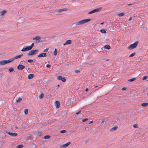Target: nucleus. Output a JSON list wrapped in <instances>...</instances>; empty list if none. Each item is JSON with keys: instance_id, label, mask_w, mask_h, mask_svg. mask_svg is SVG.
I'll list each match as a JSON object with an SVG mask.
<instances>
[{"instance_id": "nucleus-1", "label": "nucleus", "mask_w": 148, "mask_h": 148, "mask_svg": "<svg viewBox=\"0 0 148 148\" xmlns=\"http://www.w3.org/2000/svg\"><path fill=\"white\" fill-rule=\"evenodd\" d=\"M34 43H32L30 46H25L21 50V51L25 52L31 50L34 47Z\"/></svg>"}, {"instance_id": "nucleus-2", "label": "nucleus", "mask_w": 148, "mask_h": 148, "mask_svg": "<svg viewBox=\"0 0 148 148\" xmlns=\"http://www.w3.org/2000/svg\"><path fill=\"white\" fill-rule=\"evenodd\" d=\"M91 20L90 19L88 18L86 19H83L80 21H77L76 22L77 24V25H82L84 24L87 23L88 22L91 21Z\"/></svg>"}, {"instance_id": "nucleus-3", "label": "nucleus", "mask_w": 148, "mask_h": 148, "mask_svg": "<svg viewBox=\"0 0 148 148\" xmlns=\"http://www.w3.org/2000/svg\"><path fill=\"white\" fill-rule=\"evenodd\" d=\"M138 43V41H136L133 44L130 45L127 47V49L129 50H132L135 48L137 46Z\"/></svg>"}, {"instance_id": "nucleus-4", "label": "nucleus", "mask_w": 148, "mask_h": 148, "mask_svg": "<svg viewBox=\"0 0 148 148\" xmlns=\"http://www.w3.org/2000/svg\"><path fill=\"white\" fill-rule=\"evenodd\" d=\"M30 51L27 54V56H33L36 54L38 52V49H35Z\"/></svg>"}, {"instance_id": "nucleus-5", "label": "nucleus", "mask_w": 148, "mask_h": 148, "mask_svg": "<svg viewBox=\"0 0 148 148\" xmlns=\"http://www.w3.org/2000/svg\"><path fill=\"white\" fill-rule=\"evenodd\" d=\"M10 59L7 60H2L0 61V65H4L9 63L11 62Z\"/></svg>"}, {"instance_id": "nucleus-6", "label": "nucleus", "mask_w": 148, "mask_h": 148, "mask_svg": "<svg viewBox=\"0 0 148 148\" xmlns=\"http://www.w3.org/2000/svg\"><path fill=\"white\" fill-rule=\"evenodd\" d=\"M102 8L101 7H100L94 9L92 11L88 12L87 13L88 14H91L93 13H94L96 12H98L101 10Z\"/></svg>"}, {"instance_id": "nucleus-7", "label": "nucleus", "mask_w": 148, "mask_h": 148, "mask_svg": "<svg viewBox=\"0 0 148 148\" xmlns=\"http://www.w3.org/2000/svg\"><path fill=\"white\" fill-rule=\"evenodd\" d=\"M33 40H35L34 42L35 44L40 43V36H37L33 38Z\"/></svg>"}, {"instance_id": "nucleus-8", "label": "nucleus", "mask_w": 148, "mask_h": 148, "mask_svg": "<svg viewBox=\"0 0 148 148\" xmlns=\"http://www.w3.org/2000/svg\"><path fill=\"white\" fill-rule=\"evenodd\" d=\"M23 56V54H20L19 55H17L13 58H10V59L11 62H13L15 59L21 58Z\"/></svg>"}, {"instance_id": "nucleus-9", "label": "nucleus", "mask_w": 148, "mask_h": 148, "mask_svg": "<svg viewBox=\"0 0 148 148\" xmlns=\"http://www.w3.org/2000/svg\"><path fill=\"white\" fill-rule=\"evenodd\" d=\"M5 132L11 136L15 137L18 135V134L16 133L10 132L7 131H5Z\"/></svg>"}, {"instance_id": "nucleus-10", "label": "nucleus", "mask_w": 148, "mask_h": 148, "mask_svg": "<svg viewBox=\"0 0 148 148\" xmlns=\"http://www.w3.org/2000/svg\"><path fill=\"white\" fill-rule=\"evenodd\" d=\"M25 68V66L22 64H19L17 67V69L19 70H22Z\"/></svg>"}, {"instance_id": "nucleus-11", "label": "nucleus", "mask_w": 148, "mask_h": 148, "mask_svg": "<svg viewBox=\"0 0 148 148\" xmlns=\"http://www.w3.org/2000/svg\"><path fill=\"white\" fill-rule=\"evenodd\" d=\"M57 79L59 80H61L63 82H65L66 80L65 77H62V76H58Z\"/></svg>"}, {"instance_id": "nucleus-12", "label": "nucleus", "mask_w": 148, "mask_h": 148, "mask_svg": "<svg viewBox=\"0 0 148 148\" xmlns=\"http://www.w3.org/2000/svg\"><path fill=\"white\" fill-rule=\"evenodd\" d=\"M47 53H40L37 55V57L38 58L42 57H45L47 56Z\"/></svg>"}, {"instance_id": "nucleus-13", "label": "nucleus", "mask_w": 148, "mask_h": 148, "mask_svg": "<svg viewBox=\"0 0 148 148\" xmlns=\"http://www.w3.org/2000/svg\"><path fill=\"white\" fill-rule=\"evenodd\" d=\"M71 144V142H69L68 143L63 145H62L60 146V147L65 148L68 146L69 145Z\"/></svg>"}, {"instance_id": "nucleus-14", "label": "nucleus", "mask_w": 148, "mask_h": 148, "mask_svg": "<svg viewBox=\"0 0 148 148\" xmlns=\"http://www.w3.org/2000/svg\"><path fill=\"white\" fill-rule=\"evenodd\" d=\"M72 43V40H67L65 43L63 44L64 46H65L67 45H69L71 44Z\"/></svg>"}, {"instance_id": "nucleus-15", "label": "nucleus", "mask_w": 148, "mask_h": 148, "mask_svg": "<svg viewBox=\"0 0 148 148\" xmlns=\"http://www.w3.org/2000/svg\"><path fill=\"white\" fill-rule=\"evenodd\" d=\"M55 104L57 108H58L60 106V103L58 101H56L55 102Z\"/></svg>"}, {"instance_id": "nucleus-16", "label": "nucleus", "mask_w": 148, "mask_h": 148, "mask_svg": "<svg viewBox=\"0 0 148 148\" xmlns=\"http://www.w3.org/2000/svg\"><path fill=\"white\" fill-rule=\"evenodd\" d=\"M34 75L33 74H30L28 75V78L29 79H32L34 77Z\"/></svg>"}, {"instance_id": "nucleus-17", "label": "nucleus", "mask_w": 148, "mask_h": 148, "mask_svg": "<svg viewBox=\"0 0 148 148\" xmlns=\"http://www.w3.org/2000/svg\"><path fill=\"white\" fill-rule=\"evenodd\" d=\"M7 12V11L6 10H3L0 12L1 15L3 16Z\"/></svg>"}, {"instance_id": "nucleus-18", "label": "nucleus", "mask_w": 148, "mask_h": 148, "mask_svg": "<svg viewBox=\"0 0 148 148\" xmlns=\"http://www.w3.org/2000/svg\"><path fill=\"white\" fill-rule=\"evenodd\" d=\"M96 61L94 60H92L90 61L88 64L90 65H93L95 63Z\"/></svg>"}, {"instance_id": "nucleus-19", "label": "nucleus", "mask_w": 148, "mask_h": 148, "mask_svg": "<svg viewBox=\"0 0 148 148\" xmlns=\"http://www.w3.org/2000/svg\"><path fill=\"white\" fill-rule=\"evenodd\" d=\"M103 48L104 49H106L109 50L110 49L111 47L108 45H106L103 46Z\"/></svg>"}, {"instance_id": "nucleus-20", "label": "nucleus", "mask_w": 148, "mask_h": 148, "mask_svg": "<svg viewBox=\"0 0 148 148\" xmlns=\"http://www.w3.org/2000/svg\"><path fill=\"white\" fill-rule=\"evenodd\" d=\"M77 25L76 23H73L70 26V27L72 28H73L76 27Z\"/></svg>"}, {"instance_id": "nucleus-21", "label": "nucleus", "mask_w": 148, "mask_h": 148, "mask_svg": "<svg viewBox=\"0 0 148 148\" xmlns=\"http://www.w3.org/2000/svg\"><path fill=\"white\" fill-rule=\"evenodd\" d=\"M118 128V126H114V127H112V128L110 130V131L111 132H112V131H115V130H116V129Z\"/></svg>"}, {"instance_id": "nucleus-22", "label": "nucleus", "mask_w": 148, "mask_h": 148, "mask_svg": "<svg viewBox=\"0 0 148 148\" xmlns=\"http://www.w3.org/2000/svg\"><path fill=\"white\" fill-rule=\"evenodd\" d=\"M67 10V9L65 8L59 9L58 10V12H60L63 11H66Z\"/></svg>"}, {"instance_id": "nucleus-23", "label": "nucleus", "mask_w": 148, "mask_h": 148, "mask_svg": "<svg viewBox=\"0 0 148 148\" xmlns=\"http://www.w3.org/2000/svg\"><path fill=\"white\" fill-rule=\"evenodd\" d=\"M141 105L143 106L146 107L148 105V103L147 102L143 103H142Z\"/></svg>"}, {"instance_id": "nucleus-24", "label": "nucleus", "mask_w": 148, "mask_h": 148, "mask_svg": "<svg viewBox=\"0 0 148 148\" xmlns=\"http://www.w3.org/2000/svg\"><path fill=\"white\" fill-rule=\"evenodd\" d=\"M44 94L42 93L38 97L40 99H41L44 97Z\"/></svg>"}, {"instance_id": "nucleus-25", "label": "nucleus", "mask_w": 148, "mask_h": 148, "mask_svg": "<svg viewBox=\"0 0 148 148\" xmlns=\"http://www.w3.org/2000/svg\"><path fill=\"white\" fill-rule=\"evenodd\" d=\"M22 100V99L20 97L18 98L16 100L17 102L19 103Z\"/></svg>"}, {"instance_id": "nucleus-26", "label": "nucleus", "mask_w": 148, "mask_h": 148, "mask_svg": "<svg viewBox=\"0 0 148 148\" xmlns=\"http://www.w3.org/2000/svg\"><path fill=\"white\" fill-rule=\"evenodd\" d=\"M14 70V69L12 67H10L8 69V71L10 73L13 72Z\"/></svg>"}, {"instance_id": "nucleus-27", "label": "nucleus", "mask_w": 148, "mask_h": 148, "mask_svg": "<svg viewBox=\"0 0 148 148\" xmlns=\"http://www.w3.org/2000/svg\"><path fill=\"white\" fill-rule=\"evenodd\" d=\"M136 78H133L131 79H129L128 80V81L130 82H132L133 81H134L136 79Z\"/></svg>"}, {"instance_id": "nucleus-28", "label": "nucleus", "mask_w": 148, "mask_h": 148, "mask_svg": "<svg viewBox=\"0 0 148 148\" xmlns=\"http://www.w3.org/2000/svg\"><path fill=\"white\" fill-rule=\"evenodd\" d=\"M50 137L51 136L50 135H47L44 136L43 138L45 139H48L50 138Z\"/></svg>"}, {"instance_id": "nucleus-29", "label": "nucleus", "mask_w": 148, "mask_h": 148, "mask_svg": "<svg viewBox=\"0 0 148 148\" xmlns=\"http://www.w3.org/2000/svg\"><path fill=\"white\" fill-rule=\"evenodd\" d=\"M125 14V13L121 12L118 14V16L119 17L122 16H123Z\"/></svg>"}, {"instance_id": "nucleus-30", "label": "nucleus", "mask_w": 148, "mask_h": 148, "mask_svg": "<svg viewBox=\"0 0 148 148\" xmlns=\"http://www.w3.org/2000/svg\"><path fill=\"white\" fill-rule=\"evenodd\" d=\"M136 53L135 52H134V53L131 54H130L129 56L130 57H132L134 56H135Z\"/></svg>"}, {"instance_id": "nucleus-31", "label": "nucleus", "mask_w": 148, "mask_h": 148, "mask_svg": "<svg viewBox=\"0 0 148 148\" xmlns=\"http://www.w3.org/2000/svg\"><path fill=\"white\" fill-rule=\"evenodd\" d=\"M45 40V38L41 39L40 37V42H42L44 41Z\"/></svg>"}, {"instance_id": "nucleus-32", "label": "nucleus", "mask_w": 148, "mask_h": 148, "mask_svg": "<svg viewBox=\"0 0 148 148\" xmlns=\"http://www.w3.org/2000/svg\"><path fill=\"white\" fill-rule=\"evenodd\" d=\"M24 112L25 115H27L28 113V109H25L24 110Z\"/></svg>"}, {"instance_id": "nucleus-33", "label": "nucleus", "mask_w": 148, "mask_h": 148, "mask_svg": "<svg viewBox=\"0 0 148 148\" xmlns=\"http://www.w3.org/2000/svg\"><path fill=\"white\" fill-rule=\"evenodd\" d=\"M37 133L39 136H41L42 134V133L40 131H38Z\"/></svg>"}, {"instance_id": "nucleus-34", "label": "nucleus", "mask_w": 148, "mask_h": 148, "mask_svg": "<svg viewBox=\"0 0 148 148\" xmlns=\"http://www.w3.org/2000/svg\"><path fill=\"white\" fill-rule=\"evenodd\" d=\"M23 146L22 145H20L16 146V148H22Z\"/></svg>"}, {"instance_id": "nucleus-35", "label": "nucleus", "mask_w": 148, "mask_h": 148, "mask_svg": "<svg viewBox=\"0 0 148 148\" xmlns=\"http://www.w3.org/2000/svg\"><path fill=\"white\" fill-rule=\"evenodd\" d=\"M100 32L103 33H105L106 32V30L104 29H101L100 30Z\"/></svg>"}, {"instance_id": "nucleus-36", "label": "nucleus", "mask_w": 148, "mask_h": 148, "mask_svg": "<svg viewBox=\"0 0 148 148\" xmlns=\"http://www.w3.org/2000/svg\"><path fill=\"white\" fill-rule=\"evenodd\" d=\"M27 61L29 63H32L34 62V60L32 59H29L27 60Z\"/></svg>"}, {"instance_id": "nucleus-37", "label": "nucleus", "mask_w": 148, "mask_h": 148, "mask_svg": "<svg viewBox=\"0 0 148 148\" xmlns=\"http://www.w3.org/2000/svg\"><path fill=\"white\" fill-rule=\"evenodd\" d=\"M57 53V49H55L54 51L53 52V54L55 56H56Z\"/></svg>"}, {"instance_id": "nucleus-38", "label": "nucleus", "mask_w": 148, "mask_h": 148, "mask_svg": "<svg viewBox=\"0 0 148 148\" xmlns=\"http://www.w3.org/2000/svg\"><path fill=\"white\" fill-rule=\"evenodd\" d=\"M148 78V76H143L142 78V79L143 80L146 79Z\"/></svg>"}, {"instance_id": "nucleus-39", "label": "nucleus", "mask_w": 148, "mask_h": 148, "mask_svg": "<svg viewBox=\"0 0 148 148\" xmlns=\"http://www.w3.org/2000/svg\"><path fill=\"white\" fill-rule=\"evenodd\" d=\"M88 118L84 119L82 120V121L83 122H85L86 121H88Z\"/></svg>"}, {"instance_id": "nucleus-40", "label": "nucleus", "mask_w": 148, "mask_h": 148, "mask_svg": "<svg viewBox=\"0 0 148 148\" xmlns=\"http://www.w3.org/2000/svg\"><path fill=\"white\" fill-rule=\"evenodd\" d=\"M56 119H54L53 120H50L49 121V123H51L55 121H56Z\"/></svg>"}, {"instance_id": "nucleus-41", "label": "nucleus", "mask_w": 148, "mask_h": 148, "mask_svg": "<svg viewBox=\"0 0 148 148\" xmlns=\"http://www.w3.org/2000/svg\"><path fill=\"white\" fill-rule=\"evenodd\" d=\"M66 131L65 130H63L60 131V133H66Z\"/></svg>"}, {"instance_id": "nucleus-42", "label": "nucleus", "mask_w": 148, "mask_h": 148, "mask_svg": "<svg viewBox=\"0 0 148 148\" xmlns=\"http://www.w3.org/2000/svg\"><path fill=\"white\" fill-rule=\"evenodd\" d=\"M97 73H94L92 75L94 77H96L97 76Z\"/></svg>"}, {"instance_id": "nucleus-43", "label": "nucleus", "mask_w": 148, "mask_h": 148, "mask_svg": "<svg viewBox=\"0 0 148 148\" xmlns=\"http://www.w3.org/2000/svg\"><path fill=\"white\" fill-rule=\"evenodd\" d=\"M133 127L135 128H137L138 127V125L137 124H135L133 125Z\"/></svg>"}, {"instance_id": "nucleus-44", "label": "nucleus", "mask_w": 148, "mask_h": 148, "mask_svg": "<svg viewBox=\"0 0 148 148\" xmlns=\"http://www.w3.org/2000/svg\"><path fill=\"white\" fill-rule=\"evenodd\" d=\"M49 49L48 48H47L45 49L44 50L43 52H47L48 51V50Z\"/></svg>"}, {"instance_id": "nucleus-45", "label": "nucleus", "mask_w": 148, "mask_h": 148, "mask_svg": "<svg viewBox=\"0 0 148 148\" xmlns=\"http://www.w3.org/2000/svg\"><path fill=\"white\" fill-rule=\"evenodd\" d=\"M75 72L76 73H79L80 72V71L79 70H75Z\"/></svg>"}, {"instance_id": "nucleus-46", "label": "nucleus", "mask_w": 148, "mask_h": 148, "mask_svg": "<svg viewBox=\"0 0 148 148\" xmlns=\"http://www.w3.org/2000/svg\"><path fill=\"white\" fill-rule=\"evenodd\" d=\"M46 66L47 68H50L51 67V65L49 64H47L46 65Z\"/></svg>"}, {"instance_id": "nucleus-47", "label": "nucleus", "mask_w": 148, "mask_h": 148, "mask_svg": "<svg viewBox=\"0 0 148 148\" xmlns=\"http://www.w3.org/2000/svg\"><path fill=\"white\" fill-rule=\"evenodd\" d=\"M127 69H124L122 71V73H124L127 70Z\"/></svg>"}, {"instance_id": "nucleus-48", "label": "nucleus", "mask_w": 148, "mask_h": 148, "mask_svg": "<svg viewBox=\"0 0 148 148\" xmlns=\"http://www.w3.org/2000/svg\"><path fill=\"white\" fill-rule=\"evenodd\" d=\"M127 89V88H126V87H123V88H122V89L121 90H122L123 91V90H126Z\"/></svg>"}, {"instance_id": "nucleus-49", "label": "nucleus", "mask_w": 148, "mask_h": 148, "mask_svg": "<svg viewBox=\"0 0 148 148\" xmlns=\"http://www.w3.org/2000/svg\"><path fill=\"white\" fill-rule=\"evenodd\" d=\"M134 4V3H130V4H127V6H130V5H133Z\"/></svg>"}, {"instance_id": "nucleus-50", "label": "nucleus", "mask_w": 148, "mask_h": 148, "mask_svg": "<svg viewBox=\"0 0 148 148\" xmlns=\"http://www.w3.org/2000/svg\"><path fill=\"white\" fill-rule=\"evenodd\" d=\"M81 112V111L80 110L79 111H78V112H76V115H78Z\"/></svg>"}, {"instance_id": "nucleus-51", "label": "nucleus", "mask_w": 148, "mask_h": 148, "mask_svg": "<svg viewBox=\"0 0 148 148\" xmlns=\"http://www.w3.org/2000/svg\"><path fill=\"white\" fill-rule=\"evenodd\" d=\"M51 96H52V95H51L49 94L47 96V98H49V97H51Z\"/></svg>"}, {"instance_id": "nucleus-52", "label": "nucleus", "mask_w": 148, "mask_h": 148, "mask_svg": "<svg viewBox=\"0 0 148 148\" xmlns=\"http://www.w3.org/2000/svg\"><path fill=\"white\" fill-rule=\"evenodd\" d=\"M88 142V140H86L84 142L85 143V144H86Z\"/></svg>"}, {"instance_id": "nucleus-53", "label": "nucleus", "mask_w": 148, "mask_h": 148, "mask_svg": "<svg viewBox=\"0 0 148 148\" xmlns=\"http://www.w3.org/2000/svg\"><path fill=\"white\" fill-rule=\"evenodd\" d=\"M143 28L144 29H147V27H143Z\"/></svg>"}, {"instance_id": "nucleus-54", "label": "nucleus", "mask_w": 148, "mask_h": 148, "mask_svg": "<svg viewBox=\"0 0 148 148\" xmlns=\"http://www.w3.org/2000/svg\"><path fill=\"white\" fill-rule=\"evenodd\" d=\"M88 130V127H86L85 128V130Z\"/></svg>"}, {"instance_id": "nucleus-55", "label": "nucleus", "mask_w": 148, "mask_h": 148, "mask_svg": "<svg viewBox=\"0 0 148 148\" xmlns=\"http://www.w3.org/2000/svg\"><path fill=\"white\" fill-rule=\"evenodd\" d=\"M93 123L92 121H91L89 122L88 123V124H91V123Z\"/></svg>"}, {"instance_id": "nucleus-56", "label": "nucleus", "mask_w": 148, "mask_h": 148, "mask_svg": "<svg viewBox=\"0 0 148 148\" xmlns=\"http://www.w3.org/2000/svg\"><path fill=\"white\" fill-rule=\"evenodd\" d=\"M85 91L86 92L88 91V88H86L85 90Z\"/></svg>"}, {"instance_id": "nucleus-57", "label": "nucleus", "mask_w": 148, "mask_h": 148, "mask_svg": "<svg viewBox=\"0 0 148 148\" xmlns=\"http://www.w3.org/2000/svg\"><path fill=\"white\" fill-rule=\"evenodd\" d=\"M132 18L130 17L129 19V21H130L132 20Z\"/></svg>"}, {"instance_id": "nucleus-58", "label": "nucleus", "mask_w": 148, "mask_h": 148, "mask_svg": "<svg viewBox=\"0 0 148 148\" xmlns=\"http://www.w3.org/2000/svg\"><path fill=\"white\" fill-rule=\"evenodd\" d=\"M26 69L27 70V71H28V70L30 69V68H28L27 69V68H26Z\"/></svg>"}, {"instance_id": "nucleus-59", "label": "nucleus", "mask_w": 148, "mask_h": 148, "mask_svg": "<svg viewBox=\"0 0 148 148\" xmlns=\"http://www.w3.org/2000/svg\"><path fill=\"white\" fill-rule=\"evenodd\" d=\"M104 23L103 22H102V23H100V25H103L104 24Z\"/></svg>"}, {"instance_id": "nucleus-60", "label": "nucleus", "mask_w": 148, "mask_h": 148, "mask_svg": "<svg viewBox=\"0 0 148 148\" xmlns=\"http://www.w3.org/2000/svg\"><path fill=\"white\" fill-rule=\"evenodd\" d=\"M23 63V61H21V62H20V63L21 64H22Z\"/></svg>"}, {"instance_id": "nucleus-61", "label": "nucleus", "mask_w": 148, "mask_h": 148, "mask_svg": "<svg viewBox=\"0 0 148 148\" xmlns=\"http://www.w3.org/2000/svg\"><path fill=\"white\" fill-rule=\"evenodd\" d=\"M105 121H103L102 122H101V123H103Z\"/></svg>"}, {"instance_id": "nucleus-62", "label": "nucleus", "mask_w": 148, "mask_h": 148, "mask_svg": "<svg viewBox=\"0 0 148 148\" xmlns=\"http://www.w3.org/2000/svg\"><path fill=\"white\" fill-rule=\"evenodd\" d=\"M35 1H39V0H35Z\"/></svg>"}, {"instance_id": "nucleus-63", "label": "nucleus", "mask_w": 148, "mask_h": 148, "mask_svg": "<svg viewBox=\"0 0 148 148\" xmlns=\"http://www.w3.org/2000/svg\"><path fill=\"white\" fill-rule=\"evenodd\" d=\"M57 86L58 87H59L60 86V85H59V84H58L57 85Z\"/></svg>"}, {"instance_id": "nucleus-64", "label": "nucleus", "mask_w": 148, "mask_h": 148, "mask_svg": "<svg viewBox=\"0 0 148 148\" xmlns=\"http://www.w3.org/2000/svg\"><path fill=\"white\" fill-rule=\"evenodd\" d=\"M97 87H98V86H95V88H97Z\"/></svg>"}]
</instances>
